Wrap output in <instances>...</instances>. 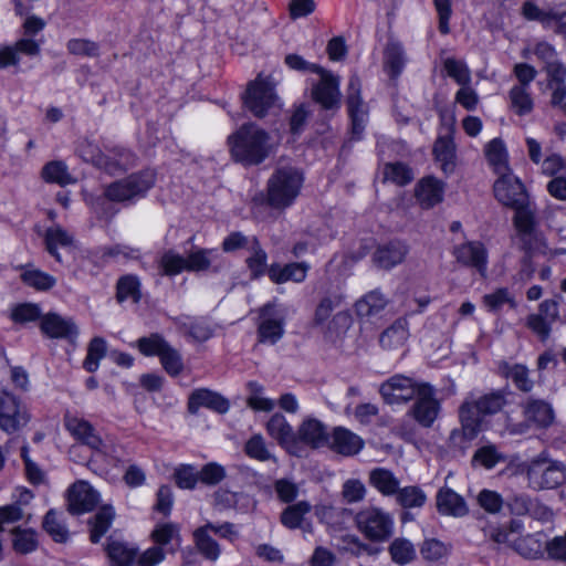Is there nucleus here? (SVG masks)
Here are the masks:
<instances>
[{
  "instance_id": "nucleus-4",
  "label": "nucleus",
  "mask_w": 566,
  "mask_h": 566,
  "mask_svg": "<svg viewBox=\"0 0 566 566\" xmlns=\"http://www.w3.org/2000/svg\"><path fill=\"white\" fill-rule=\"evenodd\" d=\"M342 304L343 296L339 293L326 294L316 305L313 323L329 335L346 332L352 324V316L348 311L339 310Z\"/></svg>"
},
{
  "instance_id": "nucleus-61",
  "label": "nucleus",
  "mask_w": 566,
  "mask_h": 566,
  "mask_svg": "<svg viewBox=\"0 0 566 566\" xmlns=\"http://www.w3.org/2000/svg\"><path fill=\"white\" fill-rule=\"evenodd\" d=\"M159 359L165 371L171 377H177L182 373V357L170 344L166 347Z\"/></svg>"
},
{
  "instance_id": "nucleus-31",
  "label": "nucleus",
  "mask_w": 566,
  "mask_h": 566,
  "mask_svg": "<svg viewBox=\"0 0 566 566\" xmlns=\"http://www.w3.org/2000/svg\"><path fill=\"white\" fill-rule=\"evenodd\" d=\"M308 269L310 265L305 262L290 263L284 266H281L279 264H272L269 268L268 273L270 279L277 284L287 281L301 283L306 279Z\"/></svg>"
},
{
  "instance_id": "nucleus-29",
  "label": "nucleus",
  "mask_w": 566,
  "mask_h": 566,
  "mask_svg": "<svg viewBox=\"0 0 566 566\" xmlns=\"http://www.w3.org/2000/svg\"><path fill=\"white\" fill-rule=\"evenodd\" d=\"M364 447V440L350 430L338 427L332 436L331 448L343 455L357 454Z\"/></svg>"
},
{
  "instance_id": "nucleus-54",
  "label": "nucleus",
  "mask_w": 566,
  "mask_h": 566,
  "mask_svg": "<svg viewBox=\"0 0 566 566\" xmlns=\"http://www.w3.org/2000/svg\"><path fill=\"white\" fill-rule=\"evenodd\" d=\"M43 178L46 181L65 186L75 182V179L67 171V167L62 161H52L44 166Z\"/></svg>"
},
{
  "instance_id": "nucleus-36",
  "label": "nucleus",
  "mask_w": 566,
  "mask_h": 566,
  "mask_svg": "<svg viewBox=\"0 0 566 566\" xmlns=\"http://www.w3.org/2000/svg\"><path fill=\"white\" fill-rule=\"evenodd\" d=\"M545 536L542 532L526 534L514 539V549L526 558H537L545 549Z\"/></svg>"
},
{
  "instance_id": "nucleus-16",
  "label": "nucleus",
  "mask_w": 566,
  "mask_h": 566,
  "mask_svg": "<svg viewBox=\"0 0 566 566\" xmlns=\"http://www.w3.org/2000/svg\"><path fill=\"white\" fill-rule=\"evenodd\" d=\"M493 191L500 203L512 209L528 199L525 186L512 172L499 176L494 182Z\"/></svg>"
},
{
  "instance_id": "nucleus-52",
  "label": "nucleus",
  "mask_w": 566,
  "mask_h": 566,
  "mask_svg": "<svg viewBox=\"0 0 566 566\" xmlns=\"http://www.w3.org/2000/svg\"><path fill=\"white\" fill-rule=\"evenodd\" d=\"M443 67L447 75L454 80L459 85L462 86L471 83V71L465 62L454 57H447L443 61Z\"/></svg>"
},
{
  "instance_id": "nucleus-56",
  "label": "nucleus",
  "mask_w": 566,
  "mask_h": 566,
  "mask_svg": "<svg viewBox=\"0 0 566 566\" xmlns=\"http://www.w3.org/2000/svg\"><path fill=\"white\" fill-rule=\"evenodd\" d=\"M384 179L398 186H405L413 179V174L405 164L390 163L384 167Z\"/></svg>"
},
{
  "instance_id": "nucleus-17",
  "label": "nucleus",
  "mask_w": 566,
  "mask_h": 566,
  "mask_svg": "<svg viewBox=\"0 0 566 566\" xmlns=\"http://www.w3.org/2000/svg\"><path fill=\"white\" fill-rule=\"evenodd\" d=\"M99 502V493L86 481H77L67 491V510L72 514L91 512Z\"/></svg>"
},
{
  "instance_id": "nucleus-10",
  "label": "nucleus",
  "mask_w": 566,
  "mask_h": 566,
  "mask_svg": "<svg viewBox=\"0 0 566 566\" xmlns=\"http://www.w3.org/2000/svg\"><path fill=\"white\" fill-rule=\"evenodd\" d=\"M64 426L76 441L90 448L95 454L103 457L113 454V447L101 438L94 426L86 419L66 413Z\"/></svg>"
},
{
  "instance_id": "nucleus-2",
  "label": "nucleus",
  "mask_w": 566,
  "mask_h": 566,
  "mask_svg": "<svg viewBox=\"0 0 566 566\" xmlns=\"http://www.w3.org/2000/svg\"><path fill=\"white\" fill-rule=\"evenodd\" d=\"M506 405L507 398L503 390H493L480 396L469 395L459 409L464 434L469 439L474 438L483 418L500 412Z\"/></svg>"
},
{
  "instance_id": "nucleus-28",
  "label": "nucleus",
  "mask_w": 566,
  "mask_h": 566,
  "mask_svg": "<svg viewBox=\"0 0 566 566\" xmlns=\"http://www.w3.org/2000/svg\"><path fill=\"white\" fill-rule=\"evenodd\" d=\"M214 506L220 511L235 510L238 512H248L253 505L250 495L243 492H231L226 489H219L213 494Z\"/></svg>"
},
{
  "instance_id": "nucleus-63",
  "label": "nucleus",
  "mask_w": 566,
  "mask_h": 566,
  "mask_svg": "<svg viewBox=\"0 0 566 566\" xmlns=\"http://www.w3.org/2000/svg\"><path fill=\"white\" fill-rule=\"evenodd\" d=\"M420 554L428 562H438L449 554V546L436 538H428L421 544Z\"/></svg>"
},
{
  "instance_id": "nucleus-32",
  "label": "nucleus",
  "mask_w": 566,
  "mask_h": 566,
  "mask_svg": "<svg viewBox=\"0 0 566 566\" xmlns=\"http://www.w3.org/2000/svg\"><path fill=\"white\" fill-rule=\"evenodd\" d=\"M409 337V324L406 318H398L385 329L380 337L379 343L384 349L392 350L401 348Z\"/></svg>"
},
{
  "instance_id": "nucleus-48",
  "label": "nucleus",
  "mask_w": 566,
  "mask_h": 566,
  "mask_svg": "<svg viewBox=\"0 0 566 566\" xmlns=\"http://www.w3.org/2000/svg\"><path fill=\"white\" fill-rule=\"evenodd\" d=\"M389 554L391 559L399 565L411 563L416 558V549L413 544L406 538H396L389 545Z\"/></svg>"
},
{
  "instance_id": "nucleus-50",
  "label": "nucleus",
  "mask_w": 566,
  "mask_h": 566,
  "mask_svg": "<svg viewBox=\"0 0 566 566\" xmlns=\"http://www.w3.org/2000/svg\"><path fill=\"white\" fill-rule=\"evenodd\" d=\"M117 300L124 302L132 300L137 303L140 300V282L135 275H125L117 283Z\"/></svg>"
},
{
  "instance_id": "nucleus-25",
  "label": "nucleus",
  "mask_w": 566,
  "mask_h": 566,
  "mask_svg": "<svg viewBox=\"0 0 566 566\" xmlns=\"http://www.w3.org/2000/svg\"><path fill=\"white\" fill-rule=\"evenodd\" d=\"M408 252L409 248L405 242L391 241L376 250L374 261L379 268L389 270L402 263Z\"/></svg>"
},
{
  "instance_id": "nucleus-12",
  "label": "nucleus",
  "mask_w": 566,
  "mask_h": 566,
  "mask_svg": "<svg viewBox=\"0 0 566 566\" xmlns=\"http://www.w3.org/2000/svg\"><path fill=\"white\" fill-rule=\"evenodd\" d=\"M31 420L28 408L2 385H0V429L13 433Z\"/></svg>"
},
{
  "instance_id": "nucleus-42",
  "label": "nucleus",
  "mask_w": 566,
  "mask_h": 566,
  "mask_svg": "<svg viewBox=\"0 0 566 566\" xmlns=\"http://www.w3.org/2000/svg\"><path fill=\"white\" fill-rule=\"evenodd\" d=\"M21 281L36 291H49L56 283L54 276L33 266H25L23 269Z\"/></svg>"
},
{
  "instance_id": "nucleus-58",
  "label": "nucleus",
  "mask_w": 566,
  "mask_h": 566,
  "mask_svg": "<svg viewBox=\"0 0 566 566\" xmlns=\"http://www.w3.org/2000/svg\"><path fill=\"white\" fill-rule=\"evenodd\" d=\"M248 457L258 461H276V458L268 449L264 438L261 434L252 436L244 446Z\"/></svg>"
},
{
  "instance_id": "nucleus-18",
  "label": "nucleus",
  "mask_w": 566,
  "mask_h": 566,
  "mask_svg": "<svg viewBox=\"0 0 566 566\" xmlns=\"http://www.w3.org/2000/svg\"><path fill=\"white\" fill-rule=\"evenodd\" d=\"M41 332L50 338L66 339L75 343L78 336V327L73 318L64 317L57 313H48L41 317Z\"/></svg>"
},
{
  "instance_id": "nucleus-46",
  "label": "nucleus",
  "mask_w": 566,
  "mask_h": 566,
  "mask_svg": "<svg viewBox=\"0 0 566 566\" xmlns=\"http://www.w3.org/2000/svg\"><path fill=\"white\" fill-rule=\"evenodd\" d=\"M115 512L111 505H105L95 514L92 521L91 541L98 543L103 535L108 531L114 520Z\"/></svg>"
},
{
  "instance_id": "nucleus-53",
  "label": "nucleus",
  "mask_w": 566,
  "mask_h": 566,
  "mask_svg": "<svg viewBox=\"0 0 566 566\" xmlns=\"http://www.w3.org/2000/svg\"><path fill=\"white\" fill-rule=\"evenodd\" d=\"M214 254H216V251L210 250V249L192 250L186 256L187 271L188 272H199V271L209 270Z\"/></svg>"
},
{
  "instance_id": "nucleus-1",
  "label": "nucleus",
  "mask_w": 566,
  "mask_h": 566,
  "mask_svg": "<svg viewBox=\"0 0 566 566\" xmlns=\"http://www.w3.org/2000/svg\"><path fill=\"white\" fill-rule=\"evenodd\" d=\"M228 140L233 159L244 166L263 163L279 145V140L254 124L242 125Z\"/></svg>"
},
{
  "instance_id": "nucleus-6",
  "label": "nucleus",
  "mask_w": 566,
  "mask_h": 566,
  "mask_svg": "<svg viewBox=\"0 0 566 566\" xmlns=\"http://www.w3.org/2000/svg\"><path fill=\"white\" fill-rule=\"evenodd\" d=\"M154 185L155 174L142 171L109 184L104 190V196L111 201L129 202L144 197Z\"/></svg>"
},
{
  "instance_id": "nucleus-35",
  "label": "nucleus",
  "mask_w": 566,
  "mask_h": 566,
  "mask_svg": "<svg viewBox=\"0 0 566 566\" xmlns=\"http://www.w3.org/2000/svg\"><path fill=\"white\" fill-rule=\"evenodd\" d=\"M109 566H133L137 548L120 541L109 539L106 545Z\"/></svg>"
},
{
  "instance_id": "nucleus-64",
  "label": "nucleus",
  "mask_w": 566,
  "mask_h": 566,
  "mask_svg": "<svg viewBox=\"0 0 566 566\" xmlns=\"http://www.w3.org/2000/svg\"><path fill=\"white\" fill-rule=\"evenodd\" d=\"M151 538L156 546H165L172 542H180L179 528L172 523L159 524L151 532Z\"/></svg>"
},
{
  "instance_id": "nucleus-38",
  "label": "nucleus",
  "mask_w": 566,
  "mask_h": 566,
  "mask_svg": "<svg viewBox=\"0 0 566 566\" xmlns=\"http://www.w3.org/2000/svg\"><path fill=\"white\" fill-rule=\"evenodd\" d=\"M385 69L391 77H397L406 64V54L401 43L389 41L384 51Z\"/></svg>"
},
{
  "instance_id": "nucleus-41",
  "label": "nucleus",
  "mask_w": 566,
  "mask_h": 566,
  "mask_svg": "<svg viewBox=\"0 0 566 566\" xmlns=\"http://www.w3.org/2000/svg\"><path fill=\"white\" fill-rule=\"evenodd\" d=\"M509 101L511 109L518 116H525L534 108L533 97L525 86H512L509 91Z\"/></svg>"
},
{
  "instance_id": "nucleus-21",
  "label": "nucleus",
  "mask_w": 566,
  "mask_h": 566,
  "mask_svg": "<svg viewBox=\"0 0 566 566\" xmlns=\"http://www.w3.org/2000/svg\"><path fill=\"white\" fill-rule=\"evenodd\" d=\"M523 416L528 427L547 428L554 422V410L543 399L528 398L522 403Z\"/></svg>"
},
{
  "instance_id": "nucleus-49",
  "label": "nucleus",
  "mask_w": 566,
  "mask_h": 566,
  "mask_svg": "<svg viewBox=\"0 0 566 566\" xmlns=\"http://www.w3.org/2000/svg\"><path fill=\"white\" fill-rule=\"evenodd\" d=\"M13 549L19 554H29L36 549V534L31 528L15 527L13 531Z\"/></svg>"
},
{
  "instance_id": "nucleus-24",
  "label": "nucleus",
  "mask_w": 566,
  "mask_h": 566,
  "mask_svg": "<svg viewBox=\"0 0 566 566\" xmlns=\"http://www.w3.org/2000/svg\"><path fill=\"white\" fill-rule=\"evenodd\" d=\"M268 433L291 454H297L296 434L284 416L273 415L266 424Z\"/></svg>"
},
{
  "instance_id": "nucleus-15",
  "label": "nucleus",
  "mask_w": 566,
  "mask_h": 566,
  "mask_svg": "<svg viewBox=\"0 0 566 566\" xmlns=\"http://www.w3.org/2000/svg\"><path fill=\"white\" fill-rule=\"evenodd\" d=\"M441 406L436 398V391L429 384H422L416 396L410 413L413 419L422 427L429 428L437 420Z\"/></svg>"
},
{
  "instance_id": "nucleus-22",
  "label": "nucleus",
  "mask_w": 566,
  "mask_h": 566,
  "mask_svg": "<svg viewBox=\"0 0 566 566\" xmlns=\"http://www.w3.org/2000/svg\"><path fill=\"white\" fill-rule=\"evenodd\" d=\"M296 434V451L300 455V444L308 446L313 449L319 448L327 443L326 427L315 418H306L297 429Z\"/></svg>"
},
{
  "instance_id": "nucleus-19",
  "label": "nucleus",
  "mask_w": 566,
  "mask_h": 566,
  "mask_svg": "<svg viewBox=\"0 0 566 566\" xmlns=\"http://www.w3.org/2000/svg\"><path fill=\"white\" fill-rule=\"evenodd\" d=\"M455 260L462 265L475 269L482 276H486L488 250L480 241H468L457 245L453 250Z\"/></svg>"
},
{
  "instance_id": "nucleus-26",
  "label": "nucleus",
  "mask_w": 566,
  "mask_h": 566,
  "mask_svg": "<svg viewBox=\"0 0 566 566\" xmlns=\"http://www.w3.org/2000/svg\"><path fill=\"white\" fill-rule=\"evenodd\" d=\"M272 307L266 305L261 311V322L258 327L261 343L275 344L284 334V322L281 316H271Z\"/></svg>"
},
{
  "instance_id": "nucleus-59",
  "label": "nucleus",
  "mask_w": 566,
  "mask_h": 566,
  "mask_svg": "<svg viewBox=\"0 0 566 566\" xmlns=\"http://www.w3.org/2000/svg\"><path fill=\"white\" fill-rule=\"evenodd\" d=\"M44 530L52 536L55 542H66L69 531L54 510H50L43 521Z\"/></svg>"
},
{
  "instance_id": "nucleus-7",
  "label": "nucleus",
  "mask_w": 566,
  "mask_h": 566,
  "mask_svg": "<svg viewBox=\"0 0 566 566\" xmlns=\"http://www.w3.org/2000/svg\"><path fill=\"white\" fill-rule=\"evenodd\" d=\"M277 103L275 82L271 76L259 75L248 85L243 96L245 108L256 117L266 115Z\"/></svg>"
},
{
  "instance_id": "nucleus-30",
  "label": "nucleus",
  "mask_w": 566,
  "mask_h": 566,
  "mask_svg": "<svg viewBox=\"0 0 566 566\" xmlns=\"http://www.w3.org/2000/svg\"><path fill=\"white\" fill-rule=\"evenodd\" d=\"M437 509L443 515L464 516L469 509L464 499L449 488H442L437 493Z\"/></svg>"
},
{
  "instance_id": "nucleus-57",
  "label": "nucleus",
  "mask_w": 566,
  "mask_h": 566,
  "mask_svg": "<svg viewBox=\"0 0 566 566\" xmlns=\"http://www.w3.org/2000/svg\"><path fill=\"white\" fill-rule=\"evenodd\" d=\"M159 266L164 275H177L182 271H187L186 256L174 251H167L161 255Z\"/></svg>"
},
{
  "instance_id": "nucleus-8",
  "label": "nucleus",
  "mask_w": 566,
  "mask_h": 566,
  "mask_svg": "<svg viewBox=\"0 0 566 566\" xmlns=\"http://www.w3.org/2000/svg\"><path fill=\"white\" fill-rule=\"evenodd\" d=\"M357 528L366 538L373 542H382L394 532V516L376 506H368L359 511L355 517Z\"/></svg>"
},
{
  "instance_id": "nucleus-11",
  "label": "nucleus",
  "mask_w": 566,
  "mask_h": 566,
  "mask_svg": "<svg viewBox=\"0 0 566 566\" xmlns=\"http://www.w3.org/2000/svg\"><path fill=\"white\" fill-rule=\"evenodd\" d=\"M77 153L81 158L94 166L105 170L108 174H117L126 170L134 164V155L127 149H117L114 151L115 155L120 157L117 161H108L105 153L99 146L90 139H84L77 147Z\"/></svg>"
},
{
  "instance_id": "nucleus-33",
  "label": "nucleus",
  "mask_w": 566,
  "mask_h": 566,
  "mask_svg": "<svg viewBox=\"0 0 566 566\" xmlns=\"http://www.w3.org/2000/svg\"><path fill=\"white\" fill-rule=\"evenodd\" d=\"M387 304V297L380 291L375 290L359 298L355 304V310L359 317L370 319L377 317Z\"/></svg>"
},
{
  "instance_id": "nucleus-23",
  "label": "nucleus",
  "mask_w": 566,
  "mask_h": 566,
  "mask_svg": "<svg viewBox=\"0 0 566 566\" xmlns=\"http://www.w3.org/2000/svg\"><path fill=\"white\" fill-rule=\"evenodd\" d=\"M208 408L219 413H226L229 410V401L218 392L200 388L193 390L188 398V411L196 415L201 408Z\"/></svg>"
},
{
  "instance_id": "nucleus-13",
  "label": "nucleus",
  "mask_w": 566,
  "mask_h": 566,
  "mask_svg": "<svg viewBox=\"0 0 566 566\" xmlns=\"http://www.w3.org/2000/svg\"><path fill=\"white\" fill-rule=\"evenodd\" d=\"M312 72L319 75L318 82L312 84L313 99L323 108H338L340 105L339 77L322 66H313Z\"/></svg>"
},
{
  "instance_id": "nucleus-20",
  "label": "nucleus",
  "mask_w": 566,
  "mask_h": 566,
  "mask_svg": "<svg viewBox=\"0 0 566 566\" xmlns=\"http://www.w3.org/2000/svg\"><path fill=\"white\" fill-rule=\"evenodd\" d=\"M360 83L357 76H352L348 84L347 106L352 118L353 134L359 138L367 122V111L359 96Z\"/></svg>"
},
{
  "instance_id": "nucleus-14",
  "label": "nucleus",
  "mask_w": 566,
  "mask_h": 566,
  "mask_svg": "<svg viewBox=\"0 0 566 566\" xmlns=\"http://www.w3.org/2000/svg\"><path fill=\"white\" fill-rule=\"evenodd\" d=\"M422 384L398 374L380 385L379 394L388 405L406 403L416 398Z\"/></svg>"
},
{
  "instance_id": "nucleus-5",
  "label": "nucleus",
  "mask_w": 566,
  "mask_h": 566,
  "mask_svg": "<svg viewBox=\"0 0 566 566\" xmlns=\"http://www.w3.org/2000/svg\"><path fill=\"white\" fill-rule=\"evenodd\" d=\"M524 468L528 486L533 490L555 489L566 480L564 465L551 459L546 452L524 463Z\"/></svg>"
},
{
  "instance_id": "nucleus-55",
  "label": "nucleus",
  "mask_w": 566,
  "mask_h": 566,
  "mask_svg": "<svg viewBox=\"0 0 566 566\" xmlns=\"http://www.w3.org/2000/svg\"><path fill=\"white\" fill-rule=\"evenodd\" d=\"M106 349L105 339L102 337H94L87 347V355L83 363L84 368L90 373L97 370L99 360L105 356Z\"/></svg>"
},
{
  "instance_id": "nucleus-44",
  "label": "nucleus",
  "mask_w": 566,
  "mask_h": 566,
  "mask_svg": "<svg viewBox=\"0 0 566 566\" xmlns=\"http://www.w3.org/2000/svg\"><path fill=\"white\" fill-rule=\"evenodd\" d=\"M248 251L250 255L247 258L245 263L251 272L252 277H259L263 275L266 270L268 255L266 252L261 248L256 238L251 239Z\"/></svg>"
},
{
  "instance_id": "nucleus-60",
  "label": "nucleus",
  "mask_w": 566,
  "mask_h": 566,
  "mask_svg": "<svg viewBox=\"0 0 566 566\" xmlns=\"http://www.w3.org/2000/svg\"><path fill=\"white\" fill-rule=\"evenodd\" d=\"M169 343L159 334H151L148 337H142L137 340L139 352L145 356L163 355Z\"/></svg>"
},
{
  "instance_id": "nucleus-3",
  "label": "nucleus",
  "mask_w": 566,
  "mask_h": 566,
  "mask_svg": "<svg viewBox=\"0 0 566 566\" xmlns=\"http://www.w3.org/2000/svg\"><path fill=\"white\" fill-rule=\"evenodd\" d=\"M303 181V175L297 168L277 167L268 180V203L276 209L290 207L300 195Z\"/></svg>"
},
{
  "instance_id": "nucleus-47",
  "label": "nucleus",
  "mask_w": 566,
  "mask_h": 566,
  "mask_svg": "<svg viewBox=\"0 0 566 566\" xmlns=\"http://www.w3.org/2000/svg\"><path fill=\"white\" fill-rule=\"evenodd\" d=\"M426 501V493L416 485L399 488L396 493V502L405 509L421 507Z\"/></svg>"
},
{
  "instance_id": "nucleus-9",
  "label": "nucleus",
  "mask_w": 566,
  "mask_h": 566,
  "mask_svg": "<svg viewBox=\"0 0 566 566\" xmlns=\"http://www.w3.org/2000/svg\"><path fill=\"white\" fill-rule=\"evenodd\" d=\"M513 209L515 210L513 223L524 248L527 251H544L547 244L543 233L536 230L535 210L530 201L522 202Z\"/></svg>"
},
{
  "instance_id": "nucleus-37",
  "label": "nucleus",
  "mask_w": 566,
  "mask_h": 566,
  "mask_svg": "<svg viewBox=\"0 0 566 566\" xmlns=\"http://www.w3.org/2000/svg\"><path fill=\"white\" fill-rule=\"evenodd\" d=\"M485 156L488 163L499 176L512 172L509 168L507 151L501 139L494 138L485 146Z\"/></svg>"
},
{
  "instance_id": "nucleus-34",
  "label": "nucleus",
  "mask_w": 566,
  "mask_h": 566,
  "mask_svg": "<svg viewBox=\"0 0 566 566\" xmlns=\"http://www.w3.org/2000/svg\"><path fill=\"white\" fill-rule=\"evenodd\" d=\"M368 482L384 496L396 495L400 488L399 479L385 468L373 469L369 472Z\"/></svg>"
},
{
  "instance_id": "nucleus-40",
  "label": "nucleus",
  "mask_w": 566,
  "mask_h": 566,
  "mask_svg": "<svg viewBox=\"0 0 566 566\" xmlns=\"http://www.w3.org/2000/svg\"><path fill=\"white\" fill-rule=\"evenodd\" d=\"M312 510V505L306 501H300L295 504H291L283 510L281 513V523L290 528H301L305 521V515Z\"/></svg>"
},
{
  "instance_id": "nucleus-51",
  "label": "nucleus",
  "mask_w": 566,
  "mask_h": 566,
  "mask_svg": "<svg viewBox=\"0 0 566 566\" xmlns=\"http://www.w3.org/2000/svg\"><path fill=\"white\" fill-rule=\"evenodd\" d=\"M504 460L505 457L493 444L479 448L472 458L473 464L481 465L486 470L493 469L497 463Z\"/></svg>"
},
{
  "instance_id": "nucleus-27",
  "label": "nucleus",
  "mask_w": 566,
  "mask_h": 566,
  "mask_svg": "<svg viewBox=\"0 0 566 566\" xmlns=\"http://www.w3.org/2000/svg\"><path fill=\"white\" fill-rule=\"evenodd\" d=\"M443 184L433 178H422L416 187V198L419 205L424 209H430L440 203L443 199Z\"/></svg>"
},
{
  "instance_id": "nucleus-39",
  "label": "nucleus",
  "mask_w": 566,
  "mask_h": 566,
  "mask_svg": "<svg viewBox=\"0 0 566 566\" xmlns=\"http://www.w3.org/2000/svg\"><path fill=\"white\" fill-rule=\"evenodd\" d=\"M44 241L48 252L54 256L57 262H62L57 249L72 247L73 237L60 226H53L45 231Z\"/></svg>"
},
{
  "instance_id": "nucleus-62",
  "label": "nucleus",
  "mask_w": 566,
  "mask_h": 566,
  "mask_svg": "<svg viewBox=\"0 0 566 566\" xmlns=\"http://www.w3.org/2000/svg\"><path fill=\"white\" fill-rule=\"evenodd\" d=\"M482 302L491 312L500 311L505 304H509L511 307L516 306L514 297L505 287H501L492 293L485 294Z\"/></svg>"
},
{
  "instance_id": "nucleus-43",
  "label": "nucleus",
  "mask_w": 566,
  "mask_h": 566,
  "mask_svg": "<svg viewBox=\"0 0 566 566\" xmlns=\"http://www.w3.org/2000/svg\"><path fill=\"white\" fill-rule=\"evenodd\" d=\"M209 527L207 524L197 528L193 532L195 542L198 551L210 560H217L220 556L219 544L209 535Z\"/></svg>"
},
{
  "instance_id": "nucleus-45",
  "label": "nucleus",
  "mask_w": 566,
  "mask_h": 566,
  "mask_svg": "<svg viewBox=\"0 0 566 566\" xmlns=\"http://www.w3.org/2000/svg\"><path fill=\"white\" fill-rule=\"evenodd\" d=\"M433 154L444 171L453 169L455 146L451 137H439L434 143Z\"/></svg>"
}]
</instances>
